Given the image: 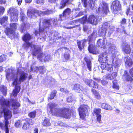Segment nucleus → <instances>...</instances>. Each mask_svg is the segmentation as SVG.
<instances>
[{
    "instance_id": "f257e3e1",
    "label": "nucleus",
    "mask_w": 133,
    "mask_h": 133,
    "mask_svg": "<svg viewBox=\"0 0 133 133\" xmlns=\"http://www.w3.org/2000/svg\"><path fill=\"white\" fill-rule=\"evenodd\" d=\"M27 76V74L20 69H18L17 73L15 74L12 70L9 69L7 71L6 75L7 79L13 81L12 84L15 85V89L13 91L11 95L12 96L15 97L17 96V94L20 89V87L17 85L25 81Z\"/></svg>"
},
{
    "instance_id": "f03ea898",
    "label": "nucleus",
    "mask_w": 133,
    "mask_h": 133,
    "mask_svg": "<svg viewBox=\"0 0 133 133\" xmlns=\"http://www.w3.org/2000/svg\"><path fill=\"white\" fill-rule=\"evenodd\" d=\"M12 106L13 109V111L14 114H17L18 111V109L20 106L19 104L15 99H12L11 101ZM9 102L7 99L2 98H0V105L1 106V108L0 111L1 112L3 113L4 116H12L11 112L7 109V108L9 107L10 105Z\"/></svg>"
},
{
    "instance_id": "7ed1b4c3",
    "label": "nucleus",
    "mask_w": 133,
    "mask_h": 133,
    "mask_svg": "<svg viewBox=\"0 0 133 133\" xmlns=\"http://www.w3.org/2000/svg\"><path fill=\"white\" fill-rule=\"evenodd\" d=\"M107 46L109 51L112 53L111 58L112 62V65L116 69L118 70L120 65V61L117 58L116 47L114 44L110 43H108Z\"/></svg>"
},
{
    "instance_id": "20e7f679",
    "label": "nucleus",
    "mask_w": 133,
    "mask_h": 133,
    "mask_svg": "<svg viewBox=\"0 0 133 133\" xmlns=\"http://www.w3.org/2000/svg\"><path fill=\"white\" fill-rule=\"evenodd\" d=\"M52 23L55 25L57 24V19H44L43 18H41L39 23V32H43L44 31V29L50 26Z\"/></svg>"
},
{
    "instance_id": "39448f33",
    "label": "nucleus",
    "mask_w": 133,
    "mask_h": 133,
    "mask_svg": "<svg viewBox=\"0 0 133 133\" xmlns=\"http://www.w3.org/2000/svg\"><path fill=\"white\" fill-rule=\"evenodd\" d=\"M10 28H6L5 30L6 34L11 38L15 37V31L16 30L18 24L16 23L10 24Z\"/></svg>"
},
{
    "instance_id": "423d86ee",
    "label": "nucleus",
    "mask_w": 133,
    "mask_h": 133,
    "mask_svg": "<svg viewBox=\"0 0 133 133\" xmlns=\"http://www.w3.org/2000/svg\"><path fill=\"white\" fill-rule=\"evenodd\" d=\"M31 50L32 51L34 56H35L38 54L37 58L39 61H42L44 60L45 58V54L44 53H41V51L39 47L35 45H32L31 46Z\"/></svg>"
},
{
    "instance_id": "0eeeda50",
    "label": "nucleus",
    "mask_w": 133,
    "mask_h": 133,
    "mask_svg": "<svg viewBox=\"0 0 133 133\" xmlns=\"http://www.w3.org/2000/svg\"><path fill=\"white\" fill-rule=\"evenodd\" d=\"M89 108L87 105H81L78 109L80 116H86L88 115V109Z\"/></svg>"
},
{
    "instance_id": "6e6552de",
    "label": "nucleus",
    "mask_w": 133,
    "mask_h": 133,
    "mask_svg": "<svg viewBox=\"0 0 133 133\" xmlns=\"http://www.w3.org/2000/svg\"><path fill=\"white\" fill-rule=\"evenodd\" d=\"M5 124L0 122V127L5 131V133H9L8 124L11 121V117H5Z\"/></svg>"
},
{
    "instance_id": "1a4fd4ad",
    "label": "nucleus",
    "mask_w": 133,
    "mask_h": 133,
    "mask_svg": "<svg viewBox=\"0 0 133 133\" xmlns=\"http://www.w3.org/2000/svg\"><path fill=\"white\" fill-rule=\"evenodd\" d=\"M111 7L112 12L114 14H116L118 11L121 9V5L118 1H115L113 2Z\"/></svg>"
},
{
    "instance_id": "9d476101",
    "label": "nucleus",
    "mask_w": 133,
    "mask_h": 133,
    "mask_svg": "<svg viewBox=\"0 0 133 133\" xmlns=\"http://www.w3.org/2000/svg\"><path fill=\"white\" fill-rule=\"evenodd\" d=\"M101 17L95 16L93 15H90L88 19V22L93 25H96L101 20Z\"/></svg>"
},
{
    "instance_id": "9b49d317",
    "label": "nucleus",
    "mask_w": 133,
    "mask_h": 133,
    "mask_svg": "<svg viewBox=\"0 0 133 133\" xmlns=\"http://www.w3.org/2000/svg\"><path fill=\"white\" fill-rule=\"evenodd\" d=\"M41 11L34 10H28L27 12L28 16L30 18H35L37 15L41 16Z\"/></svg>"
},
{
    "instance_id": "f8f14e48",
    "label": "nucleus",
    "mask_w": 133,
    "mask_h": 133,
    "mask_svg": "<svg viewBox=\"0 0 133 133\" xmlns=\"http://www.w3.org/2000/svg\"><path fill=\"white\" fill-rule=\"evenodd\" d=\"M108 5L105 2H103L101 4L98 9L99 13H103L106 15L109 11L108 8Z\"/></svg>"
},
{
    "instance_id": "ddd939ff",
    "label": "nucleus",
    "mask_w": 133,
    "mask_h": 133,
    "mask_svg": "<svg viewBox=\"0 0 133 133\" xmlns=\"http://www.w3.org/2000/svg\"><path fill=\"white\" fill-rule=\"evenodd\" d=\"M31 39V37L30 35L29 34H27L24 35L23 37V39L26 43H24L23 45V47L25 49H26L29 47L30 46L31 48L32 45H34L32 43H27Z\"/></svg>"
},
{
    "instance_id": "4468645a",
    "label": "nucleus",
    "mask_w": 133,
    "mask_h": 133,
    "mask_svg": "<svg viewBox=\"0 0 133 133\" xmlns=\"http://www.w3.org/2000/svg\"><path fill=\"white\" fill-rule=\"evenodd\" d=\"M71 12V10L69 8L66 9L63 12V13L60 15L59 19L60 21H61L64 19L66 16L70 15Z\"/></svg>"
},
{
    "instance_id": "2eb2a0df",
    "label": "nucleus",
    "mask_w": 133,
    "mask_h": 133,
    "mask_svg": "<svg viewBox=\"0 0 133 133\" xmlns=\"http://www.w3.org/2000/svg\"><path fill=\"white\" fill-rule=\"evenodd\" d=\"M86 84L89 86L94 88H97L98 85L96 82L91 79H85V81Z\"/></svg>"
},
{
    "instance_id": "dca6fc26",
    "label": "nucleus",
    "mask_w": 133,
    "mask_h": 133,
    "mask_svg": "<svg viewBox=\"0 0 133 133\" xmlns=\"http://www.w3.org/2000/svg\"><path fill=\"white\" fill-rule=\"evenodd\" d=\"M108 58L106 52H104L99 55V61L102 62H106L108 60Z\"/></svg>"
},
{
    "instance_id": "f3484780",
    "label": "nucleus",
    "mask_w": 133,
    "mask_h": 133,
    "mask_svg": "<svg viewBox=\"0 0 133 133\" xmlns=\"http://www.w3.org/2000/svg\"><path fill=\"white\" fill-rule=\"evenodd\" d=\"M72 88L76 91L80 93L83 92V93H84V92L83 91L84 90L83 89V87L79 84H74L72 87Z\"/></svg>"
},
{
    "instance_id": "a211bd4d",
    "label": "nucleus",
    "mask_w": 133,
    "mask_h": 133,
    "mask_svg": "<svg viewBox=\"0 0 133 133\" xmlns=\"http://www.w3.org/2000/svg\"><path fill=\"white\" fill-rule=\"evenodd\" d=\"M107 43V41L105 38H103L102 39H99L97 41V44L98 46L102 48H104Z\"/></svg>"
},
{
    "instance_id": "6ab92c4d",
    "label": "nucleus",
    "mask_w": 133,
    "mask_h": 133,
    "mask_svg": "<svg viewBox=\"0 0 133 133\" xmlns=\"http://www.w3.org/2000/svg\"><path fill=\"white\" fill-rule=\"evenodd\" d=\"M108 23L107 22H105L103 24L102 27V31H101V32L100 34V35L104 36L105 35L106 33V31L108 27Z\"/></svg>"
},
{
    "instance_id": "aec40b11",
    "label": "nucleus",
    "mask_w": 133,
    "mask_h": 133,
    "mask_svg": "<svg viewBox=\"0 0 133 133\" xmlns=\"http://www.w3.org/2000/svg\"><path fill=\"white\" fill-rule=\"evenodd\" d=\"M87 41L86 39H84L82 40L77 42L78 47L80 50H81L84 48Z\"/></svg>"
},
{
    "instance_id": "412c9836",
    "label": "nucleus",
    "mask_w": 133,
    "mask_h": 133,
    "mask_svg": "<svg viewBox=\"0 0 133 133\" xmlns=\"http://www.w3.org/2000/svg\"><path fill=\"white\" fill-rule=\"evenodd\" d=\"M84 60L87 63V68L90 71H91L92 70V64L91 61L86 57L84 58Z\"/></svg>"
},
{
    "instance_id": "4be33fe9",
    "label": "nucleus",
    "mask_w": 133,
    "mask_h": 133,
    "mask_svg": "<svg viewBox=\"0 0 133 133\" xmlns=\"http://www.w3.org/2000/svg\"><path fill=\"white\" fill-rule=\"evenodd\" d=\"M62 49L63 50L65 51V53L64 54V57L66 60H68L70 57L69 55L70 51L69 50L65 48H63Z\"/></svg>"
},
{
    "instance_id": "5701e85b",
    "label": "nucleus",
    "mask_w": 133,
    "mask_h": 133,
    "mask_svg": "<svg viewBox=\"0 0 133 133\" xmlns=\"http://www.w3.org/2000/svg\"><path fill=\"white\" fill-rule=\"evenodd\" d=\"M56 110L60 114H63L64 115H65L66 116L68 115L67 114L69 112V110L67 108H64L63 109H57Z\"/></svg>"
},
{
    "instance_id": "b1692460",
    "label": "nucleus",
    "mask_w": 133,
    "mask_h": 133,
    "mask_svg": "<svg viewBox=\"0 0 133 133\" xmlns=\"http://www.w3.org/2000/svg\"><path fill=\"white\" fill-rule=\"evenodd\" d=\"M123 78L124 79L128 81H131L132 80V78L130 76L128 75V74L126 71H124V74L123 76Z\"/></svg>"
},
{
    "instance_id": "393cba45",
    "label": "nucleus",
    "mask_w": 133,
    "mask_h": 133,
    "mask_svg": "<svg viewBox=\"0 0 133 133\" xmlns=\"http://www.w3.org/2000/svg\"><path fill=\"white\" fill-rule=\"evenodd\" d=\"M88 50L89 52L92 54H95L96 52V47L92 44H90L88 47Z\"/></svg>"
},
{
    "instance_id": "a878e982",
    "label": "nucleus",
    "mask_w": 133,
    "mask_h": 133,
    "mask_svg": "<svg viewBox=\"0 0 133 133\" xmlns=\"http://www.w3.org/2000/svg\"><path fill=\"white\" fill-rule=\"evenodd\" d=\"M101 110L100 109L95 108L93 110V116H101Z\"/></svg>"
},
{
    "instance_id": "bb28decb",
    "label": "nucleus",
    "mask_w": 133,
    "mask_h": 133,
    "mask_svg": "<svg viewBox=\"0 0 133 133\" xmlns=\"http://www.w3.org/2000/svg\"><path fill=\"white\" fill-rule=\"evenodd\" d=\"M23 122V125L22 127V128L24 130H28L30 128V125L29 124L28 122L24 120H22Z\"/></svg>"
},
{
    "instance_id": "cd10ccee",
    "label": "nucleus",
    "mask_w": 133,
    "mask_h": 133,
    "mask_svg": "<svg viewBox=\"0 0 133 133\" xmlns=\"http://www.w3.org/2000/svg\"><path fill=\"white\" fill-rule=\"evenodd\" d=\"M101 108L103 109L108 110H111L112 107L109 105L105 103H102L101 105Z\"/></svg>"
},
{
    "instance_id": "c85d7f7f",
    "label": "nucleus",
    "mask_w": 133,
    "mask_h": 133,
    "mask_svg": "<svg viewBox=\"0 0 133 133\" xmlns=\"http://www.w3.org/2000/svg\"><path fill=\"white\" fill-rule=\"evenodd\" d=\"M125 59L126 58V60L125 61V63L126 65L129 66H131L133 63V62L131 59L129 57H125Z\"/></svg>"
},
{
    "instance_id": "c756f323",
    "label": "nucleus",
    "mask_w": 133,
    "mask_h": 133,
    "mask_svg": "<svg viewBox=\"0 0 133 133\" xmlns=\"http://www.w3.org/2000/svg\"><path fill=\"white\" fill-rule=\"evenodd\" d=\"M69 0H62L60 6L59 7L60 9L63 8L66 5L68 4Z\"/></svg>"
},
{
    "instance_id": "7c9ffc66",
    "label": "nucleus",
    "mask_w": 133,
    "mask_h": 133,
    "mask_svg": "<svg viewBox=\"0 0 133 133\" xmlns=\"http://www.w3.org/2000/svg\"><path fill=\"white\" fill-rule=\"evenodd\" d=\"M91 91L95 98L98 99H101V96L99 92L93 89H92Z\"/></svg>"
},
{
    "instance_id": "2f4dec72",
    "label": "nucleus",
    "mask_w": 133,
    "mask_h": 133,
    "mask_svg": "<svg viewBox=\"0 0 133 133\" xmlns=\"http://www.w3.org/2000/svg\"><path fill=\"white\" fill-rule=\"evenodd\" d=\"M0 91L2 92L4 95H6L7 93V88L6 87L2 85H0Z\"/></svg>"
},
{
    "instance_id": "473e14b6",
    "label": "nucleus",
    "mask_w": 133,
    "mask_h": 133,
    "mask_svg": "<svg viewBox=\"0 0 133 133\" xmlns=\"http://www.w3.org/2000/svg\"><path fill=\"white\" fill-rule=\"evenodd\" d=\"M96 0H90L88 2L89 6L90 8L93 9L95 7V3H96Z\"/></svg>"
},
{
    "instance_id": "72a5a7b5",
    "label": "nucleus",
    "mask_w": 133,
    "mask_h": 133,
    "mask_svg": "<svg viewBox=\"0 0 133 133\" xmlns=\"http://www.w3.org/2000/svg\"><path fill=\"white\" fill-rule=\"evenodd\" d=\"M54 12L51 10H48L46 11H41V16H44L46 15H49L54 13Z\"/></svg>"
},
{
    "instance_id": "f704fd0d",
    "label": "nucleus",
    "mask_w": 133,
    "mask_h": 133,
    "mask_svg": "<svg viewBox=\"0 0 133 133\" xmlns=\"http://www.w3.org/2000/svg\"><path fill=\"white\" fill-rule=\"evenodd\" d=\"M123 50L125 53L127 54H128L130 53L131 50L130 46L129 45H126L123 49Z\"/></svg>"
},
{
    "instance_id": "c9c22d12",
    "label": "nucleus",
    "mask_w": 133,
    "mask_h": 133,
    "mask_svg": "<svg viewBox=\"0 0 133 133\" xmlns=\"http://www.w3.org/2000/svg\"><path fill=\"white\" fill-rule=\"evenodd\" d=\"M97 37V32L94 31L91 35L89 37V41L95 40Z\"/></svg>"
},
{
    "instance_id": "e433bc0d",
    "label": "nucleus",
    "mask_w": 133,
    "mask_h": 133,
    "mask_svg": "<svg viewBox=\"0 0 133 133\" xmlns=\"http://www.w3.org/2000/svg\"><path fill=\"white\" fill-rule=\"evenodd\" d=\"M13 15H11V20L13 22H16L18 21V15L17 14H12Z\"/></svg>"
},
{
    "instance_id": "4c0bfd02",
    "label": "nucleus",
    "mask_w": 133,
    "mask_h": 133,
    "mask_svg": "<svg viewBox=\"0 0 133 133\" xmlns=\"http://www.w3.org/2000/svg\"><path fill=\"white\" fill-rule=\"evenodd\" d=\"M36 70L39 71V73L43 74L45 72V69L43 66H40L39 67H36Z\"/></svg>"
},
{
    "instance_id": "58836bf2",
    "label": "nucleus",
    "mask_w": 133,
    "mask_h": 133,
    "mask_svg": "<svg viewBox=\"0 0 133 133\" xmlns=\"http://www.w3.org/2000/svg\"><path fill=\"white\" fill-rule=\"evenodd\" d=\"M8 18L7 16H3L0 18V23L2 25L6 23L8 21Z\"/></svg>"
},
{
    "instance_id": "ea45409f",
    "label": "nucleus",
    "mask_w": 133,
    "mask_h": 133,
    "mask_svg": "<svg viewBox=\"0 0 133 133\" xmlns=\"http://www.w3.org/2000/svg\"><path fill=\"white\" fill-rule=\"evenodd\" d=\"M32 117H30V118H27L25 119V121L29 123L30 125H32L34 123V118H32Z\"/></svg>"
},
{
    "instance_id": "a19ab883",
    "label": "nucleus",
    "mask_w": 133,
    "mask_h": 133,
    "mask_svg": "<svg viewBox=\"0 0 133 133\" xmlns=\"http://www.w3.org/2000/svg\"><path fill=\"white\" fill-rule=\"evenodd\" d=\"M42 124L43 126H49L51 125V123L49 122V119L46 118L42 123Z\"/></svg>"
},
{
    "instance_id": "79ce46f5",
    "label": "nucleus",
    "mask_w": 133,
    "mask_h": 133,
    "mask_svg": "<svg viewBox=\"0 0 133 133\" xmlns=\"http://www.w3.org/2000/svg\"><path fill=\"white\" fill-rule=\"evenodd\" d=\"M21 12L20 13V19L21 21H26L27 19V17L25 16V14L22 11V9H21Z\"/></svg>"
},
{
    "instance_id": "37998d69",
    "label": "nucleus",
    "mask_w": 133,
    "mask_h": 133,
    "mask_svg": "<svg viewBox=\"0 0 133 133\" xmlns=\"http://www.w3.org/2000/svg\"><path fill=\"white\" fill-rule=\"evenodd\" d=\"M113 88L117 90H118L119 87L117 84V81L116 80H114L113 82Z\"/></svg>"
},
{
    "instance_id": "c03bdc74",
    "label": "nucleus",
    "mask_w": 133,
    "mask_h": 133,
    "mask_svg": "<svg viewBox=\"0 0 133 133\" xmlns=\"http://www.w3.org/2000/svg\"><path fill=\"white\" fill-rule=\"evenodd\" d=\"M55 125L56 126L59 125L60 126H63L65 127H67V125L66 124L65 125L64 123L61 122H58L55 123Z\"/></svg>"
},
{
    "instance_id": "a18cd8bd",
    "label": "nucleus",
    "mask_w": 133,
    "mask_h": 133,
    "mask_svg": "<svg viewBox=\"0 0 133 133\" xmlns=\"http://www.w3.org/2000/svg\"><path fill=\"white\" fill-rule=\"evenodd\" d=\"M74 10L75 11V13H76V14L75 15V16L74 17H77L83 15V12L82 11L80 12L77 14L78 12L76 11V9H73V11H74Z\"/></svg>"
},
{
    "instance_id": "49530a36",
    "label": "nucleus",
    "mask_w": 133,
    "mask_h": 133,
    "mask_svg": "<svg viewBox=\"0 0 133 133\" xmlns=\"http://www.w3.org/2000/svg\"><path fill=\"white\" fill-rule=\"evenodd\" d=\"M113 69L112 65L107 64L106 70L109 71L111 72L112 70Z\"/></svg>"
},
{
    "instance_id": "de8ad7c7",
    "label": "nucleus",
    "mask_w": 133,
    "mask_h": 133,
    "mask_svg": "<svg viewBox=\"0 0 133 133\" xmlns=\"http://www.w3.org/2000/svg\"><path fill=\"white\" fill-rule=\"evenodd\" d=\"M15 126L17 128H19L22 125V121L20 120H18L16 122Z\"/></svg>"
},
{
    "instance_id": "09e8293b",
    "label": "nucleus",
    "mask_w": 133,
    "mask_h": 133,
    "mask_svg": "<svg viewBox=\"0 0 133 133\" xmlns=\"http://www.w3.org/2000/svg\"><path fill=\"white\" fill-rule=\"evenodd\" d=\"M6 58V56L5 55H2L0 56V62L5 61Z\"/></svg>"
},
{
    "instance_id": "8fccbe9b",
    "label": "nucleus",
    "mask_w": 133,
    "mask_h": 133,
    "mask_svg": "<svg viewBox=\"0 0 133 133\" xmlns=\"http://www.w3.org/2000/svg\"><path fill=\"white\" fill-rule=\"evenodd\" d=\"M103 63L101 65V68L102 70L106 69L108 63L106 62H103Z\"/></svg>"
},
{
    "instance_id": "3c124183",
    "label": "nucleus",
    "mask_w": 133,
    "mask_h": 133,
    "mask_svg": "<svg viewBox=\"0 0 133 133\" xmlns=\"http://www.w3.org/2000/svg\"><path fill=\"white\" fill-rule=\"evenodd\" d=\"M45 2L44 0H36L35 3L38 4L42 5Z\"/></svg>"
},
{
    "instance_id": "603ef678",
    "label": "nucleus",
    "mask_w": 133,
    "mask_h": 133,
    "mask_svg": "<svg viewBox=\"0 0 133 133\" xmlns=\"http://www.w3.org/2000/svg\"><path fill=\"white\" fill-rule=\"evenodd\" d=\"M56 91H54L53 92H52L51 95L50 97L49 98L50 99H52L54 98V97L55 96L56 93Z\"/></svg>"
},
{
    "instance_id": "864d4df0",
    "label": "nucleus",
    "mask_w": 133,
    "mask_h": 133,
    "mask_svg": "<svg viewBox=\"0 0 133 133\" xmlns=\"http://www.w3.org/2000/svg\"><path fill=\"white\" fill-rule=\"evenodd\" d=\"M25 27V24L24 23H23L21 25L20 29V30L21 32H23L24 31V28Z\"/></svg>"
},
{
    "instance_id": "5fc2aeb1",
    "label": "nucleus",
    "mask_w": 133,
    "mask_h": 133,
    "mask_svg": "<svg viewBox=\"0 0 133 133\" xmlns=\"http://www.w3.org/2000/svg\"><path fill=\"white\" fill-rule=\"evenodd\" d=\"M36 111L35 110L31 112L28 115L29 116H35L36 115Z\"/></svg>"
},
{
    "instance_id": "6e6d98bb",
    "label": "nucleus",
    "mask_w": 133,
    "mask_h": 133,
    "mask_svg": "<svg viewBox=\"0 0 133 133\" xmlns=\"http://www.w3.org/2000/svg\"><path fill=\"white\" fill-rule=\"evenodd\" d=\"M109 28L110 30V31H109V32L108 34L109 33H112V32L114 31L115 29V27L112 26H109Z\"/></svg>"
},
{
    "instance_id": "4d7b16f0",
    "label": "nucleus",
    "mask_w": 133,
    "mask_h": 133,
    "mask_svg": "<svg viewBox=\"0 0 133 133\" xmlns=\"http://www.w3.org/2000/svg\"><path fill=\"white\" fill-rule=\"evenodd\" d=\"M5 11V9L4 7L0 6V16L2 15Z\"/></svg>"
},
{
    "instance_id": "13d9d810",
    "label": "nucleus",
    "mask_w": 133,
    "mask_h": 133,
    "mask_svg": "<svg viewBox=\"0 0 133 133\" xmlns=\"http://www.w3.org/2000/svg\"><path fill=\"white\" fill-rule=\"evenodd\" d=\"M49 104L50 105V111L51 112L52 111V109L55 106V104L51 103H49Z\"/></svg>"
},
{
    "instance_id": "bf43d9fd",
    "label": "nucleus",
    "mask_w": 133,
    "mask_h": 133,
    "mask_svg": "<svg viewBox=\"0 0 133 133\" xmlns=\"http://www.w3.org/2000/svg\"><path fill=\"white\" fill-rule=\"evenodd\" d=\"M45 58L44 60V61H48L49 60L50 58V56L48 55L45 54Z\"/></svg>"
},
{
    "instance_id": "052dcab7",
    "label": "nucleus",
    "mask_w": 133,
    "mask_h": 133,
    "mask_svg": "<svg viewBox=\"0 0 133 133\" xmlns=\"http://www.w3.org/2000/svg\"><path fill=\"white\" fill-rule=\"evenodd\" d=\"M82 2L84 4V6L85 7H86L87 5V0H82Z\"/></svg>"
},
{
    "instance_id": "680f3d73",
    "label": "nucleus",
    "mask_w": 133,
    "mask_h": 133,
    "mask_svg": "<svg viewBox=\"0 0 133 133\" xmlns=\"http://www.w3.org/2000/svg\"><path fill=\"white\" fill-rule=\"evenodd\" d=\"M81 20L82 21L83 23H85L87 21V17L86 16L82 18L81 19Z\"/></svg>"
},
{
    "instance_id": "e2e57ef3",
    "label": "nucleus",
    "mask_w": 133,
    "mask_h": 133,
    "mask_svg": "<svg viewBox=\"0 0 133 133\" xmlns=\"http://www.w3.org/2000/svg\"><path fill=\"white\" fill-rule=\"evenodd\" d=\"M117 75V73L116 72H114L111 74V76L113 79L115 78L116 77Z\"/></svg>"
},
{
    "instance_id": "0e129e2a",
    "label": "nucleus",
    "mask_w": 133,
    "mask_h": 133,
    "mask_svg": "<svg viewBox=\"0 0 133 133\" xmlns=\"http://www.w3.org/2000/svg\"><path fill=\"white\" fill-rule=\"evenodd\" d=\"M60 90L62 92H63L64 93H66L68 92V91L66 89L64 88H61L60 89Z\"/></svg>"
},
{
    "instance_id": "69168bd1",
    "label": "nucleus",
    "mask_w": 133,
    "mask_h": 133,
    "mask_svg": "<svg viewBox=\"0 0 133 133\" xmlns=\"http://www.w3.org/2000/svg\"><path fill=\"white\" fill-rule=\"evenodd\" d=\"M106 78L110 80H111L113 79L112 78V77L111 76V74H108L106 76Z\"/></svg>"
},
{
    "instance_id": "338daca9",
    "label": "nucleus",
    "mask_w": 133,
    "mask_h": 133,
    "mask_svg": "<svg viewBox=\"0 0 133 133\" xmlns=\"http://www.w3.org/2000/svg\"><path fill=\"white\" fill-rule=\"evenodd\" d=\"M14 10V9L13 8H10L8 11L9 13L11 14V15H12Z\"/></svg>"
},
{
    "instance_id": "774afa93",
    "label": "nucleus",
    "mask_w": 133,
    "mask_h": 133,
    "mask_svg": "<svg viewBox=\"0 0 133 133\" xmlns=\"http://www.w3.org/2000/svg\"><path fill=\"white\" fill-rule=\"evenodd\" d=\"M46 38V36L45 35L44 36H42V38H38V40H39V39H41L42 40V42H43L45 40Z\"/></svg>"
}]
</instances>
